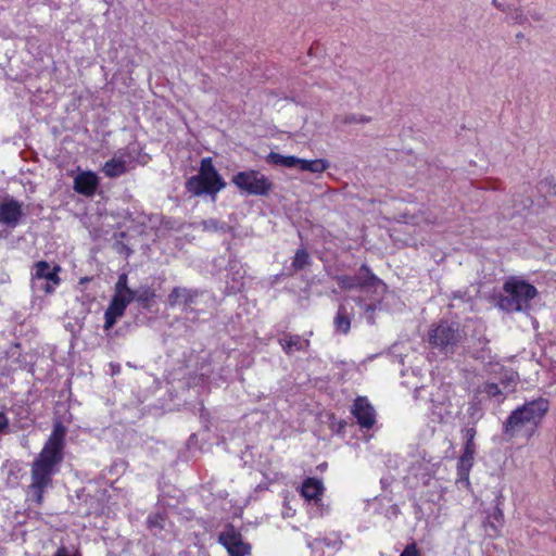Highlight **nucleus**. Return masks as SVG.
Instances as JSON below:
<instances>
[{
	"instance_id": "nucleus-1",
	"label": "nucleus",
	"mask_w": 556,
	"mask_h": 556,
	"mask_svg": "<svg viewBox=\"0 0 556 556\" xmlns=\"http://www.w3.org/2000/svg\"><path fill=\"white\" fill-rule=\"evenodd\" d=\"M64 438V426L55 424L41 452L31 463L28 494L38 505L42 504L45 492L52 488L53 476L63 460Z\"/></svg>"
},
{
	"instance_id": "nucleus-2",
	"label": "nucleus",
	"mask_w": 556,
	"mask_h": 556,
	"mask_svg": "<svg viewBox=\"0 0 556 556\" xmlns=\"http://www.w3.org/2000/svg\"><path fill=\"white\" fill-rule=\"evenodd\" d=\"M549 409L547 399L538 397L514 409L503 424L504 434L509 439L525 433L530 438Z\"/></svg>"
},
{
	"instance_id": "nucleus-3",
	"label": "nucleus",
	"mask_w": 556,
	"mask_h": 556,
	"mask_svg": "<svg viewBox=\"0 0 556 556\" xmlns=\"http://www.w3.org/2000/svg\"><path fill=\"white\" fill-rule=\"evenodd\" d=\"M539 295L538 289L527 280L517 277H508L502 287V292L496 295V306L508 314H530L531 302Z\"/></svg>"
},
{
	"instance_id": "nucleus-4",
	"label": "nucleus",
	"mask_w": 556,
	"mask_h": 556,
	"mask_svg": "<svg viewBox=\"0 0 556 556\" xmlns=\"http://www.w3.org/2000/svg\"><path fill=\"white\" fill-rule=\"evenodd\" d=\"M185 187L194 197L207 195L215 201L218 192L226 187V182L215 168L212 157H204L201 160L198 174L188 178Z\"/></svg>"
},
{
	"instance_id": "nucleus-5",
	"label": "nucleus",
	"mask_w": 556,
	"mask_h": 556,
	"mask_svg": "<svg viewBox=\"0 0 556 556\" xmlns=\"http://www.w3.org/2000/svg\"><path fill=\"white\" fill-rule=\"evenodd\" d=\"M231 182L245 195L267 197L274 189V182L256 169L238 172Z\"/></svg>"
},
{
	"instance_id": "nucleus-6",
	"label": "nucleus",
	"mask_w": 556,
	"mask_h": 556,
	"mask_svg": "<svg viewBox=\"0 0 556 556\" xmlns=\"http://www.w3.org/2000/svg\"><path fill=\"white\" fill-rule=\"evenodd\" d=\"M336 279L342 289H361L363 292H372L375 295L384 294L387 291V285L366 264L361 266L356 275H342Z\"/></svg>"
},
{
	"instance_id": "nucleus-7",
	"label": "nucleus",
	"mask_w": 556,
	"mask_h": 556,
	"mask_svg": "<svg viewBox=\"0 0 556 556\" xmlns=\"http://www.w3.org/2000/svg\"><path fill=\"white\" fill-rule=\"evenodd\" d=\"M463 339L464 333L457 323L442 320L429 331V343L444 353H453Z\"/></svg>"
},
{
	"instance_id": "nucleus-8",
	"label": "nucleus",
	"mask_w": 556,
	"mask_h": 556,
	"mask_svg": "<svg viewBox=\"0 0 556 556\" xmlns=\"http://www.w3.org/2000/svg\"><path fill=\"white\" fill-rule=\"evenodd\" d=\"M218 542L227 549L229 556H247L251 552V546L243 542L241 533L231 525L219 533Z\"/></svg>"
},
{
	"instance_id": "nucleus-9",
	"label": "nucleus",
	"mask_w": 556,
	"mask_h": 556,
	"mask_svg": "<svg viewBox=\"0 0 556 556\" xmlns=\"http://www.w3.org/2000/svg\"><path fill=\"white\" fill-rule=\"evenodd\" d=\"M24 216L23 203L11 195L0 198V225L15 228Z\"/></svg>"
},
{
	"instance_id": "nucleus-10",
	"label": "nucleus",
	"mask_w": 556,
	"mask_h": 556,
	"mask_svg": "<svg viewBox=\"0 0 556 556\" xmlns=\"http://www.w3.org/2000/svg\"><path fill=\"white\" fill-rule=\"evenodd\" d=\"M351 413L362 429L370 430L376 424L375 408L366 397L358 396L352 405Z\"/></svg>"
},
{
	"instance_id": "nucleus-11",
	"label": "nucleus",
	"mask_w": 556,
	"mask_h": 556,
	"mask_svg": "<svg viewBox=\"0 0 556 556\" xmlns=\"http://www.w3.org/2000/svg\"><path fill=\"white\" fill-rule=\"evenodd\" d=\"M202 293L203 292L199 289L175 287L168 294L167 302L172 307L184 305V307L188 309L191 307V305L197 303L198 298L202 295Z\"/></svg>"
},
{
	"instance_id": "nucleus-12",
	"label": "nucleus",
	"mask_w": 556,
	"mask_h": 556,
	"mask_svg": "<svg viewBox=\"0 0 556 556\" xmlns=\"http://www.w3.org/2000/svg\"><path fill=\"white\" fill-rule=\"evenodd\" d=\"M134 300L124 298L121 295H113L112 300L104 313V329L109 330L111 329L118 317H122L125 313V309L127 305L132 302Z\"/></svg>"
},
{
	"instance_id": "nucleus-13",
	"label": "nucleus",
	"mask_w": 556,
	"mask_h": 556,
	"mask_svg": "<svg viewBox=\"0 0 556 556\" xmlns=\"http://www.w3.org/2000/svg\"><path fill=\"white\" fill-rule=\"evenodd\" d=\"M99 186V179L92 172H83L74 179V190L83 195H93Z\"/></svg>"
},
{
	"instance_id": "nucleus-14",
	"label": "nucleus",
	"mask_w": 556,
	"mask_h": 556,
	"mask_svg": "<svg viewBox=\"0 0 556 556\" xmlns=\"http://www.w3.org/2000/svg\"><path fill=\"white\" fill-rule=\"evenodd\" d=\"M282 351L290 355L293 352H305L309 348V339L302 338L299 334L285 333L278 340Z\"/></svg>"
},
{
	"instance_id": "nucleus-15",
	"label": "nucleus",
	"mask_w": 556,
	"mask_h": 556,
	"mask_svg": "<svg viewBox=\"0 0 556 556\" xmlns=\"http://www.w3.org/2000/svg\"><path fill=\"white\" fill-rule=\"evenodd\" d=\"M35 271L33 274L31 280H50L53 283H60V266L55 265L53 267L46 261H39L34 266Z\"/></svg>"
},
{
	"instance_id": "nucleus-16",
	"label": "nucleus",
	"mask_w": 556,
	"mask_h": 556,
	"mask_svg": "<svg viewBox=\"0 0 556 556\" xmlns=\"http://www.w3.org/2000/svg\"><path fill=\"white\" fill-rule=\"evenodd\" d=\"M324 490L325 488L321 480L307 478L303 481L300 492L305 500L318 503Z\"/></svg>"
},
{
	"instance_id": "nucleus-17",
	"label": "nucleus",
	"mask_w": 556,
	"mask_h": 556,
	"mask_svg": "<svg viewBox=\"0 0 556 556\" xmlns=\"http://www.w3.org/2000/svg\"><path fill=\"white\" fill-rule=\"evenodd\" d=\"M475 453L476 450L464 447L457 464L458 481L469 483V472L473 465Z\"/></svg>"
},
{
	"instance_id": "nucleus-18",
	"label": "nucleus",
	"mask_w": 556,
	"mask_h": 556,
	"mask_svg": "<svg viewBox=\"0 0 556 556\" xmlns=\"http://www.w3.org/2000/svg\"><path fill=\"white\" fill-rule=\"evenodd\" d=\"M127 170L126 166V160L123 155L121 156H114L111 160L106 161L103 165L102 172L104 175L109 178H115L123 174H125Z\"/></svg>"
},
{
	"instance_id": "nucleus-19",
	"label": "nucleus",
	"mask_w": 556,
	"mask_h": 556,
	"mask_svg": "<svg viewBox=\"0 0 556 556\" xmlns=\"http://www.w3.org/2000/svg\"><path fill=\"white\" fill-rule=\"evenodd\" d=\"M352 314L348 312L345 305L340 304L337 315L333 319L334 328L338 332L346 334L351 329Z\"/></svg>"
},
{
	"instance_id": "nucleus-20",
	"label": "nucleus",
	"mask_w": 556,
	"mask_h": 556,
	"mask_svg": "<svg viewBox=\"0 0 556 556\" xmlns=\"http://www.w3.org/2000/svg\"><path fill=\"white\" fill-rule=\"evenodd\" d=\"M298 167L304 172L324 173L329 167V162L324 159L304 160L299 159Z\"/></svg>"
},
{
	"instance_id": "nucleus-21",
	"label": "nucleus",
	"mask_w": 556,
	"mask_h": 556,
	"mask_svg": "<svg viewBox=\"0 0 556 556\" xmlns=\"http://www.w3.org/2000/svg\"><path fill=\"white\" fill-rule=\"evenodd\" d=\"M299 159L294 155H282L276 152H270L266 156V161L273 165H279L287 168L298 167Z\"/></svg>"
},
{
	"instance_id": "nucleus-22",
	"label": "nucleus",
	"mask_w": 556,
	"mask_h": 556,
	"mask_svg": "<svg viewBox=\"0 0 556 556\" xmlns=\"http://www.w3.org/2000/svg\"><path fill=\"white\" fill-rule=\"evenodd\" d=\"M382 295L383 294L376 295V298L369 304L365 303L364 299L361 296H357L354 299L355 303L364 309L366 319L371 325L375 324L374 312L380 306V301L382 299Z\"/></svg>"
},
{
	"instance_id": "nucleus-23",
	"label": "nucleus",
	"mask_w": 556,
	"mask_h": 556,
	"mask_svg": "<svg viewBox=\"0 0 556 556\" xmlns=\"http://www.w3.org/2000/svg\"><path fill=\"white\" fill-rule=\"evenodd\" d=\"M134 301L142 304L144 308H150V302L155 298L154 291L149 287H140L132 291Z\"/></svg>"
},
{
	"instance_id": "nucleus-24",
	"label": "nucleus",
	"mask_w": 556,
	"mask_h": 556,
	"mask_svg": "<svg viewBox=\"0 0 556 556\" xmlns=\"http://www.w3.org/2000/svg\"><path fill=\"white\" fill-rule=\"evenodd\" d=\"M127 283H128L127 275L126 274H121L118 276L117 282L115 285V293H114V295H121V296L134 300V296H132L134 295L132 294L134 290H131L128 287Z\"/></svg>"
},
{
	"instance_id": "nucleus-25",
	"label": "nucleus",
	"mask_w": 556,
	"mask_h": 556,
	"mask_svg": "<svg viewBox=\"0 0 556 556\" xmlns=\"http://www.w3.org/2000/svg\"><path fill=\"white\" fill-rule=\"evenodd\" d=\"M165 517L164 515L156 513L149 515L147 519V526L151 532L157 534L164 529Z\"/></svg>"
},
{
	"instance_id": "nucleus-26",
	"label": "nucleus",
	"mask_w": 556,
	"mask_h": 556,
	"mask_svg": "<svg viewBox=\"0 0 556 556\" xmlns=\"http://www.w3.org/2000/svg\"><path fill=\"white\" fill-rule=\"evenodd\" d=\"M309 264V255L305 249H298L293 257L291 267L294 271L303 269Z\"/></svg>"
},
{
	"instance_id": "nucleus-27",
	"label": "nucleus",
	"mask_w": 556,
	"mask_h": 556,
	"mask_svg": "<svg viewBox=\"0 0 556 556\" xmlns=\"http://www.w3.org/2000/svg\"><path fill=\"white\" fill-rule=\"evenodd\" d=\"M59 283H53L48 279L43 280H31V289L34 292H43L45 294H50L54 291L55 287Z\"/></svg>"
},
{
	"instance_id": "nucleus-28",
	"label": "nucleus",
	"mask_w": 556,
	"mask_h": 556,
	"mask_svg": "<svg viewBox=\"0 0 556 556\" xmlns=\"http://www.w3.org/2000/svg\"><path fill=\"white\" fill-rule=\"evenodd\" d=\"M504 522V514L503 510L500 508L498 504L494 508V511L491 516H489V521L486 523L488 527H490L494 533H497V527H502Z\"/></svg>"
},
{
	"instance_id": "nucleus-29",
	"label": "nucleus",
	"mask_w": 556,
	"mask_h": 556,
	"mask_svg": "<svg viewBox=\"0 0 556 556\" xmlns=\"http://www.w3.org/2000/svg\"><path fill=\"white\" fill-rule=\"evenodd\" d=\"M201 225L203 230L205 231L225 232L227 230V225L225 223H219L217 219L214 218L202 220Z\"/></svg>"
},
{
	"instance_id": "nucleus-30",
	"label": "nucleus",
	"mask_w": 556,
	"mask_h": 556,
	"mask_svg": "<svg viewBox=\"0 0 556 556\" xmlns=\"http://www.w3.org/2000/svg\"><path fill=\"white\" fill-rule=\"evenodd\" d=\"M340 122L342 124H354V123H369L370 122V117L366 116V115H357V114H348L345 116H343Z\"/></svg>"
},
{
	"instance_id": "nucleus-31",
	"label": "nucleus",
	"mask_w": 556,
	"mask_h": 556,
	"mask_svg": "<svg viewBox=\"0 0 556 556\" xmlns=\"http://www.w3.org/2000/svg\"><path fill=\"white\" fill-rule=\"evenodd\" d=\"M475 437H476V429L467 428L465 430L466 443H465L464 447L476 450Z\"/></svg>"
},
{
	"instance_id": "nucleus-32",
	"label": "nucleus",
	"mask_w": 556,
	"mask_h": 556,
	"mask_svg": "<svg viewBox=\"0 0 556 556\" xmlns=\"http://www.w3.org/2000/svg\"><path fill=\"white\" fill-rule=\"evenodd\" d=\"M509 18L514 24L523 25L527 22V15L523 14V12L520 9H515L510 15Z\"/></svg>"
},
{
	"instance_id": "nucleus-33",
	"label": "nucleus",
	"mask_w": 556,
	"mask_h": 556,
	"mask_svg": "<svg viewBox=\"0 0 556 556\" xmlns=\"http://www.w3.org/2000/svg\"><path fill=\"white\" fill-rule=\"evenodd\" d=\"M483 391L491 397H495L502 394V391L496 383H485Z\"/></svg>"
},
{
	"instance_id": "nucleus-34",
	"label": "nucleus",
	"mask_w": 556,
	"mask_h": 556,
	"mask_svg": "<svg viewBox=\"0 0 556 556\" xmlns=\"http://www.w3.org/2000/svg\"><path fill=\"white\" fill-rule=\"evenodd\" d=\"M419 551L415 543L406 545L400 556H419Z\"/></svg>"
},
{
	"instance_id": "nucleus-35",
	"label": "nucleus",
	"mask_w": 556,
	"mask_h": 556,
	"mask_svg": "<svg viewBox=\"0 0 556 556\" xmlns=\"http://www.w3.org/2000/svg\"><path fill=\"white\" fill-rule=\"evenodd\" d=\"M9 427V419L4 413L0 412V433Z\"/></svg>"
},
{
	"instance_id": "nucleus-36",
	"label": "nucleus",
	"mask_w": 556,
	"mask_h": 556,
	"mask_svg": "<svg viewBox=\"0 0 556 556\" xmlns=\"http://www.w3.org/2000/svg\"><path fill=\"white\" fill-rule=\"evenodd\" d=\"M478 345L480 346V351L481 353H483L485 350H486V346L489 344V339L485 338L484 336L480 337L478 340Z\"/></svg>"
},
{
	"instance_id": "nucleus-37",
	"label": "nucleus",
	"mask_w": 556,
	"mask_h": 556,
	"mask_svg": "<svg viewBox=\"0 0 556 556\" xmlns=\"http://www.w3.org/2000/svg\"><path fill=\"white\" fill-rule=\"evenodd\" d=\"M528 15L534 21L543 20V14L541 12H539L538 10H529Z\"/></svg>"
},
{
	"instance_id": "nucleus-38",
	"label": "nucleus",
	"mask_w": 556,
	"mask_h": 556,
	"mask_svg": "<svg viewBox=\"0 0 556 556\" xmlns=\"http://www.w3.org/2000/svg\"><path fill=\"white\" fill-rule=\"evenodd\" d=\"M54 556H68L67 549L64 546H61L60 548H58Z\"/></svg>"
},
{
	"instance_id": "nucleus-39",
	"label": "nucleus",
	"mask_w": 556,
	"mask_h": 556,
	"mask_svg": "<svg viewBox=\"0 0 556 556\" xmlns=\"http://www.w3.org/2000/svg\"><path fill=\"white\" fill-rule=\"evenodd\" d=\"M492 4H493L495 8L500 9V10H503L502 4H501L497 0H492Z\"/></svg>"
},
{
	"instance_id": "nucleus-40",
	"label": "nucleus",
	"mask_w": 556,
	"mask_h": 556,
	"mask_svg": "<svg viewBox=\"0 0 556 556\" xmlns=\"http://www.w3.org/2000/svg\"><path fill=\"white\" fill-rule=\"evenodd\" d=\"M531 203L532 201L530 199H526L523 207H528Z\"/></svg>"
},
{
	"instance_id": "nucleus-41",
	"label": "nucleus",
	"mask_w": 556,
	"mask_h": 556,
	"mask_svg": "<svg viewBox=\"0 0 556 556\" xmlns=\"http://www.w3.org/2000/svg\"><path fill=\"white\" fill-rule=\"evenodd\" d=\"M7 237V232L4 230H0V239H3Z\"/></svg>"
},
{
	"instance_id": "nucleus-42",
	"label": "nucleus",
	"mask_w": 556,
	"mask_h": 556,
	"mask_svg": "<svg viewBox=\"0 0 556 556\" xmlns=\"http://www.w3.org/2000/svg\"><path fill=\"white\" fill-rule=\"evenodd\" d=\"M516 37H517V39H522V38H523V34H522V33H518V34L516 35Z\"/></svg>"
},
{
	"instance_id": "nucleus-43",
	"label": "nucleus",
	"mask_w": 556,
	"mask_h": 556,
	"mask_svg": "<svg viewBox=\"0 0 556 556\" xmlns=\"http://www.w3.org/2000/svg\"><path fill=\"white\" fill-rule=\"evenodd\" d=\"M457 298L462 299L460 292H457L454 294V299H457Z\"/></svg>"
}]
</instances>
